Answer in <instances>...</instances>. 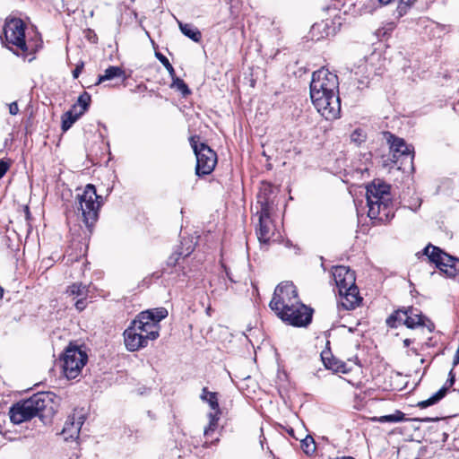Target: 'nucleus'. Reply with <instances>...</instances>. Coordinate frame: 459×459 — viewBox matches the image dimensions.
Listing matches in <instances>:
<instances>
[{
  "label": "nucleus",
  "mask_w": 459,
  "mask_h": 459,
  "mask_svg": "<svg viewBox=\"0 0 459 459\" xmlns=\"http://www.w3.org/2000/svg\"><path fill=\"white\" fill-rule=\"evenodd\" d=\"M367 135L365 132L360 129H355L351 134V141L358 145L366 141Z\"/></svg>",
  "instance_id": "34"
},
{
  "label": "nucleus",
  "mask_w": 459,
  "mask_h": 459,
  "mask_svg": "<svg viewBox=\"0 0 459 459\" xmlns=\"http://www.w3.org/2000/svg\"><path fill=\"white\" fill-rule=\"evenodd\" d=\"M412 342V341L411 339H405L403 340V345L404 347H409L410 344Z\"/></svg>",
  "instance_id": "45"
},
{
  "label": "nucleus",
  "mask_w": 459,
  "mask_h": 459,
  "mask_svg": "<svg viewBox=\"0 0 459 459\" xmlns=\"http://www.w3.org/2000/svg\"><path fill=\"white\" fill-rule=\"evenodd\" d=\"M455 375L453 369H451L449 372V375H448V379H447L445 386H446L448 389L455 384Z\"/></svg>",
  "instance_id": "38"
},
{
  "label": "nucleus",
  "mask_w": 459,
  "mask_h": 459,
  "mask_svg": "<svg viewBox=\"0 0 459 459\" xmlns=\"http://www.w3.org/2000/svg\"><path fill=\"white\" fill-rule=\"evenodd\" d=\"M299 300L297 289L291 281H283L277 285L269 307L279 317L285 309L290 310V307Z\"/></svg>",
  "instance_id": "6"
},
{
  "label": "nucleus",
  "mask_w": 459,
  "mask_h": 459,
  "mask_svg": "<svg viewBox=\"0 0 459 459\" xmlns=\"http://www.w3.org/2000/svg\"><path fill=\"white\" fill-rule=\"evenodd\" d=\"M82 69H83V63L77 65L76 67L73 71V77L74 79L78 78L80 74L82 73Z\"/></svg>",
  "instance_id": "40"
},
{
  "label": "nucleus",
  "mask_w": 459,
  "mask_h": 459,
  "mask_svg": "<svg viewBox=\"0 0 459 459\" xmlns=\"http://www.w3.org/2000/svg\"><path fill=\"white\" fill-rule=\"evenodd\" d=\"M155 56L164 65V67L169 73L170 76L173 77L175 75V70L172 65L169 63V59L160 52H156Z\"/></svg>",
  "instance_id": "35"
},
{
  "label": "nucleus",
  "mask_w": 459,
  "mask_h": 459,
  "mask_svg": "<svg viewBox=\"0 0 459 459\" xmlns=\"http://www.w3.org/2000/svg\"><path fill=\"white\" fill-rule=\"evenodd\" d=\"M178 26H179L181 32L185 36L191 39L195 42L201 41L202 33L196 27H195L194 25L189 24V23H183L181 22H178Z\"/></svg>",
  "instance_id": "20"
},
{
  "label": "nucleus",
  "mask_w": 459,
  "mask_h": 459,
  "mask_svg": "<svg viewBox=\"0 0 459 459\" xmlns=\"http://www.w3.org/2000/svg\"><path fill=\"white\" fill-rule=\"evenodd\" d=\"M3 294H4V290H3V288L0 286V300L3 299Z\"/></svg>",
  "instance_id": "47"
},
{
  "label": "nucleus",
  "mask_w": 459,
  "mask_h": 459,
  "mask_svg": "<svg viewBox=\"0 0 459 459\" xmlns=\"http://www.w3.org/2000/svg\"><path fill=\"white\" fill-rule=\"evenodd\" d=\"M202 401L206 402L210 408L214 411H221L218 402L217 393L210 392L207 387H204L202 389V394L200 395Z\"/></svg>",
  "instance_id": "23"
},
{
  "label": "nucleus",
  "mask_w": 459,
  "mask_h": 459,
  "mask_svg": "<svg viewBox=\"0 0 459 459\" xmlns=\"http://www.w3.org/2000/svg\"><path fill=\"white\" fill-rule=\"evenodd\" d=\"M321 357L324 365L327 369H331L333 372H346V365L343 362L338 361L333 358H328L325 353H322Z\"/></svg>",
  "instance_id": "25"
},
{
  "label": "nucleus",
  "mask_w": 459,
  "mask_h": 459,
  "mask_svg": "<svg viewBox=\"0 0 459 459\" xmlns=\"http://www.w3.org/2000/svg\"><path fill=\"white\" fill-rule=\"evenodd\" d=\"M423 318L420 309L413 307H403L395 310L387 317L386 325L391 328H395L398 324H403L408 328L413 329L424 325Z\"/></svg>",
  "instance_id": "9"
},
{
  "label": "nucleus",
  "mask_w": 459,
  "mask_h": 459,
  "mask_svg": "<svg viewBox=\"0 0 459 459\" xmlns=\"http://www.w3.org/2000/svg\"><path fill=\"white\" fill-rule=\"evenodd\" d=\"M338 307L345 310L355 309L362 301L357 285L339 291Z\"/></svg>",
  "instance_id": "17"
},
{
  "label": "nucleus",
  "mask_w": 459,
  "mask_h": 459,
  "mask_svg": "<svg viewBox=\"0 0 459 459\" xmlns=\"http://www.w3.org/2000/svg\"><path fill=\"white\" fill-rule=\"evenodd\" d=\"M221 414V411H214L208 413L209 423L204 429L205 437H209L218 428V421Z\"/></svg>",
  "instance_id": "24"
},
{
  "label": "nucleus",
  "mask_w": 459,
  "mask_h": 459,
  "mask_svg": "<svg viewBox=\"0 0 459 459\" xmlns=\"http://www.w3.org/2000/svg\"><path fill=\"white\" fill-rule=\"evenodd\" d=\"M88 297H80L79 299H74V307L79 311L82 312L84 310L88 305Z\"/></svg>",
  "instance_id": "37"
},
{
  "label": "nucleus",
  "mask_w": 459,
  "mask_h": 459,
  "mask_svg": "<svg viewBox=\"0 0 459 459\" xmlns=\"http://www.w3.org/2000/svg\"><path fill=\"white\" fill-rule=\"evenodd\" d=\"M150 318V314L140 313L131 323L143 337L153 341L159 337L160 325L151 322Z\"/></svg>",
  "instance_id": "13"
},
{
  "label": "nucleus",
  "mask_w": 459,
  "mask_h": 459,
  "mask_svg": "<svg viewBox=\"0 0 459 459\" xmlns=\"http://www.w3.org/2000/svg\"><path fill=\"white\" fill-rule=\"evenodd\" d=\"M411 351H412V352H414L415 354H417V350H416V349L412 348V349H411Z\"/></svg>",
  "instance_id": "50"
},
{
  "label": "nucleus",
  "mask_w": 459,
  "mask_h": 459,
  "mask_svg": "<svg viewBox=\"0 0 459 459\" xmlns=\"http://www.w3.org/2000/svg\"><path fill=\"white\" fill-rule=\"evenodd\" d=\"M91 103V95L84 91L81 94L77 100V102L72 107L73 109L78 111L80 114L83 115L85 111L88 109Z\"/></svg>",
  "instance_id": "29"
},
{
  "label": "nucleus",
  "mask_w": 459,
  "mask_h": 459,
  "mask_svg": "<svg viewBox=\"0 0 459 459\" xmlns=\"http://www.w3.org/2000/svg\"><path fill=\"white\" fill-rule=\"evenodd\" d=\"M457 365H459V347L457 348L453 359V367H456Z\"/></svg>",
  "instance_id": "42"
},
{
  "label": "nucleus",
  "mask_w": 459,
  "mask_h": 459,
  "mask_svg": "<svg viewBox=\"0 0 459 459\" xmlns=\"http://www.w3.org/2000/svg\"><path fill=\"white\" fill-rule=\"evenodd\" d=\"M219 441V438H216L214 441H212L211 444H215Z\"/></svg>",
  "instance_id": "49"
},
{
  "label": "nucleus",
  "mask_w": 459,
  "mask_h": 459,
  "mask_svg": "<svg viewBox=\"0 0 459 459\" xmlns=\"http://www.w3.org/2000/svg\"><path fill=\"white\" fill-rule=\"evenodd\" d=\"M203 446H204V447H208L209 446V443L207 441H205Z\"/></svg>",
  "instance_id": "48"
},
{
  "label": "nucleus",
  "mask_w": 459,
  "mask_h": 459,
  "mask_svg": "<svg viewBox=\"0 0 459 459\" xmlns=\"http://www.w3.org/2000/svg\"><path fill=\"white\" fill-rule=\"evenodd\" d=\"M83 422L84 417L82 414L76 416V414L74 413L68 416L61 432L64 439L69 441L78 438Z\"/></svg>",
  "instance_id": "18"
},
{
  "label": "nucleus",
  "mask_w": 459,
  "mask_h": 459,
  "mask_svg": "<svg viewBox=\"0 0 459 459\" xmlns=\"http://www.w3.org/2000/svg\"><path fill=\"white\" fill-rule=\"evenodd\" d=\"M385 135L392 152V161L397 163L398 160L402 158L412 165L414 158L413 147L408 145L403 138L396 137L389 132L385 133Z\"/></svg>",
  "instance_id": "12"
},
{
  "label": "nucleus",
  "mask_w": 459,
  "mask_h": 459,
  "mask_svg": "<svg viewBox=\"0 0 459 459\" xmlns=\"http://www.w3.org/2000/svg\"><path fill=\"white\" fill-rule=\"evenodd\" d=\"M125 74L124 70L119 66H109L104 72V74L100 75L95 85H99L101 82L112 80L117 77H123Z\"/></svg>",
  "instance_id": "21"
},
{
  "label": "nucleus",
  "mask_w": 459,
  "mask_h": 459,
  "mask_svg": "<svg viewBox=\"0 0 459 459\" xmlns=\"http://www.w3.org/2000/svg\"><path fill=\"white\" fill-rule=\"evenodd\" d=\"M273 191V187L270 184H263L261 186L259 193L257 195V204H260V209L263 208V202L265 201L268 205V211L271 210V200H270V195Z\"/></svg>",
  "instance_id": "28"
},
{
  "label": "nucleus",
  "mask_w": 459,
  "mask_h": 459,
  "mask_svg": "<svg viewBox=\"0 0 459 459\" xmlns=\"http://www.w3.org/2000/svg\"><path fill=\"white\" fill-rule=\"evenodd\" d=\"M372 420L374 421H377V422H380V423H385V422H391V423L401 422V421H403L404 420V413H403L400 411H396L394 414L384 415V416H380V417H374Z\"/></svg>",
  "instance_id": "30"
},
{
  "label": "nucleus",
  "mask_w": 459,
  "mask_h": 459,
  "mask_svg": "<svg viewBox=\"0 0 459 459\" xmlns=\"http://www.w3.org/2000/svg\"><path fill=\"white\" fill-rule=\"evenodd\" d=\"M90 285L83 284L82 282H75L68 286L66 289V294L71 297L73 300L79 299L80 297H89Z\"/></svg>",
  "instance_id": "19"
},
{
  "label": "nucleus",
  "mask_w": 459,
  "mask_h": 459,
  "mask_svg": "<svg viewBox=\"0 0 459 459\" xmlns=\"http://www.w3.org/2000/svg\"><path fill=\"white\" fill-rule=\"evenodd\" d=\"M263 202V208L257 212L259 227L256 229V235L260 243L267 244L271 239L270 211L265 201Z\"/></svg>",
  "instance_id": "14"
},
{
  "label": "nucleus",
  "mask_w": 459,
  "mask_h": 459,
  "mask_svg": "<svg viewBox=\"0 0 459 459\" xmlns=\"http://www.w3.org/2000/svg\"><path fill=\"white\" fill-rule=\"evenodd\" d=\"M190 143L196 157L195 174L204 176L212 173L217 163V155L207 144L198 143L195 137L190 138Z\"/></svg>",
  "instance_id": "7"
},
{
  "label": "nucleus",
  "mask_w": 459,
  "mask_h": 459,
  "mask_svg": "<svg viewBox=\"0 0 459 459\" xmlns=\"http://www.w3.org/2000/svg\"><path fill=\"white\" fill-rule=\"evenodd\" d=\"M447 393V387L443 386L440 388L437 393H435L432 396H430L429 399L421 401L418 403V406L420 408H427L429 406L434 405L437 403H438L442 398L445 397V395Z\"/></svg>",
  "instance_id": "26"
},
{
  "label": "nucleus",
  "mask_w": 459,
  "mask_h": 459,
  "mask_svg": "<svg viewBox=\"0 0 459 459\" xmlns=\"http://www.w3.org/2000/svg\"><path fill=\"white\" fill-rule=\"evenodd\" d=\"M103 204L101 195H97L96 188L92 184H88L82 194H78L75 200V208L78 217L90 232L99 218V212Z\"/></svg>",
  "instance_id": "4"
},
{
  "label": "nucleus",
  "mask_w": 459,
  "mask_h": 459,
  "mask_svg": "<svg viewBox=\"0 0 459 459\" xmlns=\"http://www.w3.org/2000/svg\"><path fill=\"white\" fill-rule=\"evenodd\" d=\"M55 398L50 392H41L33 394L27 400L13 404L9 411L10 420L13 424H21L38 416L45 422L56 412Z\"/></svg>",
  "instance_id": "2"
},
{
  "label": "nucleus",
  "mask_w": 459,
  "mask_h": 459,
  "mask_svg": "<svg viewBox=\"0 0 459 459\" xmlns=\"http://www.w3.org/2000/svg\"><path fill=\"white\" fill-rule=\"evenodd\" d=\"M88 356L85 351L78 347H68L63 355V371L68 379L76 378L84 365L86 364Z\"/></svg>",
  "instance_id": "10"
},
{
  "label": "nucleus",
  "mask_w": 459,
  "mask_h": 459,
  "mask_svg": "<svg viewBox=\"0 0 459 459\" xmlns=\"http://www.w3.org/2000/svg\"><path fill=\"white\" fill-rule=\"evenodd\" d=\"M25 23L19 18H8L4 27L2 42L17 56L26 57L34 51V47L25 39Z\"/></svg>",
  "instance_id": "5"
},
{
  "label": "nucleus",
  "mask_w": 459,
  "mask_h": 459,
  "mask_svg": "<svg viewBox=\"0 0 459 459\" xmlns=\"http://www.w3.org/2000/svg\"><path fill=\"white\" fill-rule=\"evenodd\" d=\"M417 0H400L397 6V13L399 16H403L407 13V10L412 6Z\"/></svg>",
  "instance_id": "36"
},
{
  "label": "nucleus",
  "mask_w": 459,
  "mask_h": 459,
  "mask_svg": "<svg viewBox=\"0 0 459 459\" xmlns=\"http://www.w3.org/2000/svg\"><path fill=\"white\" fill-rule=\"evenodd\" d=\"M333 277L338 288V291L356 285L354 272L344 265L333 267Z\"/></svg>",
  "instance_id": "16"
},
{
  "label": "nucleus",
  "mask_w": 459,
  "mask_h": 459,
  "mask_svg": "<svg viewBox=\"0 0 459 459\" xmlns=\"http://www.w3.org/2000/svg\"><path fill=\"white\" fill-rule=\"evenodd\" d=\"M9 165L7 162L4 160H0V178L4 177V175L8 170Z\"/></svg>",
  "instance_id": "39"
},
{
  "label": "nucleus",
  "mask_w": 459,
  "mask_h": 459,
  "mask_svg": "<svg viewBox=\"0 0 459 459\" xmlns=\"http://www.w3.org/2000/svg\"><path fill=\"white\" fill-rule=\"evenodd\" d=\"M301 448L307 455H312L316 451V443L311 436H307L301 440Z\"/></svg>",
  "instance_id": "33"
},
{
  "label": "nucleus",
  "mask_w": 459,
  "mask_h": 459,
  "mask_svg": "<svg viewBox=\"0 0 459 459\" xmlns=\"http://www.w3.org/2000/svg\"><path fill=\"white\" fill-rule=\"evenodd\" d=\"M310 98L318 113L326 120L338 118L341 113L338 76L325 68L314 72Z\"/></svg>",
  "instance_id": "1"
},
{
  "label": "nucleus",
  "mask_w": 459,
  "mask_h": 459,
  "mask_svg": "<svg viewBox=\"0 0 459 459\" xmlns=\"http://www.w3.org/2000/svg\"><path fill=\"white\" fill-rule=\"evenodd\" d=\"M185 243H182L183 245H186V247H182L180 248V251L179 252H177L175 255H171L169 258V264H172V265H176L178 264V260L179 257H187L195 249V245L193 244V242L190 240V241H186V239L184 240Z\"/></svg>",
  "instance_id": "22"
},
{
  "label": "nucleus",
  "mask_w": 459,
  "mask_h": 459,
  "mask_svg": "<svg viewBox=\"0 0 459 459\" xmlns=\"http://www.w3.org/2000/svg\"><path fill=\"white\" fill-rule=\"evenodd\" d=\"M322 26L326 27V26H327V24H326V23H325V22H322V23H316V24H315V25L313 26V30H316V28H320V27H322Z\"/></svg>",
  "instance_id": "44"
},
{
  "label": "nucleus",
  "mask_w": 459,
  "mask_h": 459,
  "mask_svg": "<svg viewBox=\"0 0 459 459\" xmlns=\"http://www.w3.org/2000/svg\"><path fill=\"white\" fill-rule=\"evenodd\" d=\"M19 112V108H18V104L17 102H12L11 104H9V113L11 115H17Z\"/></svg>",
  "instance_id": "41"
},
{
  "label": "nucleus",
  "mask_w": 459,
  "mask_h": 459,
  "mask_svg": "<svg viewBox=\"0 0 459 459\" xmlns=\"http://www.w3.org/2000/svg\"><path fill=\"white\" fill-rule=\"evenodd\" d=\"M172 84L171 87L175 88L178 91L182 93L183 96H187L191 93L188 86L186 83L180 78L175 77V75L172 77Z\"/></svg>",
  "instance_id": "32"
},
{
  "label": "nucleus",
  "mask_w": 459,
  "mask_h": 459,
  "mask_svg": "<svg viewBox=\"0 0 459 459\" xmlns=\"http://www.w3.org/2000/svg\"><path fill=\"white\" fill-rule=\"evenodd\" d=\"M314 310L307 307L300 300L297 301L290 310L285 309L279 318L290 325L296 327H306L311 321Z\"/></svg>",
  "instance_id": "11"
},
{
  "label": "nucleus",
  "mask_w": 459,
  "mask_h": 459,
  "mask_svg": "<svg viewBox=\"0 0 459 459\" xmlns=\"http://www.w3.org/2000/svg\"><path fill=\"white\" fill-rule=\"evenodd\" d=\"M368 215L382 222L394 217L390 186L383 182H373L367 187Z\"/></svg>",
  "instance_id": "3"
},
{
  "label": "nucleus",
  "mask_w": 459,
  "mask_h": 459,
  "mask_svg": "<svg viewBox=\"0 0 459 459\" xmlns=\"http://www.w3.org/2000/svg\"><path fill=\"white\" fill-rule=\"evenodd\" d=\"M226 274H227V277L231 281H234V280L232 279L231 277V274H230V273L228 271H226Z\"/></svg>",
  "instance_id": "46"
},
{
  "label": "nucleus",
  "mask_w": 459,
  "mask_h": 459,
  "mask_svg": "<svg viewBox=\"0 0 459 459\" xmlns=\"http://www.w3.org/2000/svg\"><path fill=\"white\" fill-rule=\"evenodd\" d=\"M439 420H440V418H438V417H436V418H429L428 417V418L423 419L422 421H424V422H434V421H437Z\"/></svg>",
  "instance_id": "43"
},
{
  "label": "nucleus",
  "mask_w": 459,
  "mask_h": 459,
  "mask_svg": "<svg viewBox=\"0 0 459 459\" xmlns=\"http://www.w3.org/2000/svg\"><path fill=\"white\" fill-rule=\"evenodd\" d=\"M142 313L150 314V321L156 323L159 325L160 321L166 318L168 316V310L164 307H158L154 309H150L146 311H143Z\"/></svg>",
  "instance_id": "31"
},
{
  "label": "nucleus",
  "mask_w": 459,
  "mask_h": 459,
  "mask_svg": "<svg viewBox=\"0 0 459 459\" xmlns=\"http://www.w3.org/2000/svg\"><path fill=\"white\" fill-rule=\"evenodd\" d=\"M81 116L82 114L73 108L65 112L62 117V130L67 131Z\"/></svg>",
  "instance_id": "27"
},
{
  "label": "nucleus",
  "mask_w": 459,
  "mask_h": 459,
  "mask_svg": "<svg viewBox=\"0 0 459 459\" xmlns=\"http://www.w3.org/2000/svg\"><path fill=\"white\" fill-rule=\"evenodd\" d=\"M423 254L427 255L429 261L434 263L440 271L444 272L449 277L455 276L457 273V264L459 261L439 247L429 244L423 249Z\"/></svg>",
  "instance_id": "8"
},
{
  "label": "nucleus",
  "mask_w": 459,
  "mask_h": 459,
  "mask_svg": "<svg viewBox=\"0 0 459 459\" xmlns=\"http://www.w3.org/2000/svg\"><path fill=\"white\" fill-rule=\"evenodd\" d=\"M123 335L126 348L129 351H136L148 345L149 340L138 333L137 328L132 323L125 330Z\"/></svg>",
  "instance_id": "15"
}]
</instances>
